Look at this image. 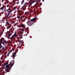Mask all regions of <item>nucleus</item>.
<instances>
[{"label":"nucleus","instance_id":"f257e3e1","mask_svg":"<svg viewBox=\"0 0 75 75\" xmlns=\"http://www.w3.org/2000/svg\"><path fill=\"white\" fill-rule=\"evenodd\" d=\"M14 64V60H13L9 64L7 65L8 64L7 63H5L4 65V67H5V66L6 65V68L5 69V71L6 72H9L11 70V67H13V65Z\"/></svg>","mask_w":75,"mask_h":75},{"label":"nucleus","instance_id":"f03ea898","mask_svg":"<svg viewBox=\"0 0 75 75\" xmlns=\"http://www.w3.org/2000/svg\"><path fill=\"white\" fill-rule=\"evenodd\" d=\"M5 37H6V38H8V39H10L11 40L13 41V40H14V38L17 37H18V35H17V33L16 32H15L11 38L8 36V35H7V34L5 35Z\"/></svg>","mask_w":75,"mask_h":75},{"label":"nucleus","instance_id":"7ed1b4c3","mask_svg":"<svg viewBox=\"0 0 75 75\" xmlns=\"http://www.w3.org/2000/svg\"><path fill=\"white\" fill-rule=\"evenodd\" d=\"M4 11L6 10V11L8 12L7 13V14L6 16V19H9V18H10L11 17V16H10V13H11V11H12V10H11L10 8H9L7 10H5V9H4Z\"/></svg>","mask_w":75,"mask_h":75},{"label":"nucleus","instance_id":"20e7f679","mask_svg":"<svg viewBox=\"0 0 75 75\" xmlns=\"http://www.w3.org/2000/svg\"><path fill=\"white\" fill-rule=\"evenodd\" d=\"M37 19V18L35 17L33 19H30V21H28L27 22V24H28L29 26H31L33 24V22H34V21Z\"/></svg>","mask_w":75,"mask_h":75},{"label":"nucleus","instance_id":"39448f33","mask_svg":"<svg viewBox=\"0 0 75 75\" xmlns=\"http://www.w3.org/2000/svg\"><path fill=\"white\" fill-rule=\"evenodd\" d=\"M4 40V38H1L0 39V50H3L4 49V47L1 45V44H3Z\"/></svg>","mask_w":75,"mask_h":75},{"label":"nucleus","instance_id":"423d86ee","mask_svg":"<svg viewBox=\"0 0 75 75\" xmlns=\"http://www.w3.org/2000/svg\"><path fill=\"white\" fill-rule=\"evenodd\" d=\"M13 31H12V29H11L9 30V31H8L7 32L8 34V35L10 37V36H11L12 35V34H13Z\"/></svg>","mask_w":75,"mask_h":75},{"label":"nucleus","instance_id":"0eeeda50","mask_svg":"<svg viewBox=\"0 0 75 75\" xmlns=\"http://www.w3.org/2000/svg\"><path fill=\"white\" fill-rule=\"evenodd\" d=\"M22 42H21L18 45V47H17V48H19V49L21 48V46H22V43H21Z\"/></svg>","mask_w":75,"mask_h":75},{"label":"nucleus","instance_id":"6e6552de","mask_svg":"<svg viewBox=\"0 0 75 75\" xmlns=\"http://www.w3.org/2000/svg\"><path fill=\"white\" fill-rule=\"evenodd\" d=\"M7 27H6L7 29H9L11 27V25L9 23L8 25H7Z\"/></svg>","mask_w":75,"mask_h":75},{"label":"nucleus","instance_id":"1a4fd4ad","mask_svg":"<svg viewBox=\"0 0 75 75\" xmlns=\"http://www.w3.org/2000/svg\"><path fill=\"white\" fill-rule=\"evenodd\" d=\"M16 53H14L12 55V57L13 59H15V58H14V57H16Z\"/></svg>","mask_w":75,"mask_h":75},{"label":"nucleus","instance_id":"9d476101","mask_svg":"<svg viewBox=\"0 0 75 75\" xmlns=\"http://www.w3.org/2000/svg\"><path fill=\"white\" fill-rule=\"evenodd\" d=\"M27 6V4H26V3H25L24 4L23 6L22 7V8H24V7H25V8Z\"/></svg>","mask_w":75,"mask_h":75},{"label":"nucleus","instance_id":"9b49d317","mask_svg":"<svg viewBox=\"0 0 75 75\" xmlns=\"http://www.w3.org/2000/svg\"><path fill=\"white\" fill-rule=\"evenodd\" d=\"M7 43V41H6V40H4V42H3L2 43V44H3V45H4V44H6Z\"/></svg>","mask_w":75,"mask_h":75},{"label":"nucleus","instance_id":"f8f14e48","mask_svg":"<svg viewBox=\"0 0 75 75\" xmlns=\"http://www.w3.org/2000/svg\"><path fill=\"white\" fill-rule=\"evenodd\" d=\"M3 6L1 8L0 10H3V9H4V5L3 4Z\"/></svg>","mask_w":75,"mask_h":75},{"label":"nucleus","instance_id":"ddd939ff","mask_svg":"<svg viewBox=\"0 0 75 75\" xmlns=\"http://www.w3.org/2000/svg\"><path fill=\"white\" fill-rule=\"evenodd\" d=\"M23 13H24L23 11H21L19 12V13L21 15H22Z\"/></svg>","mask_w":75,"mask_h":75},{"label":"nucleus","instance_id":"4468645a","mask_svg":"<svg viewBox=\"0 0 75 75\" xmlns=\"http://www.w3.org/2000/svg\"><path fill=\"white\" fill-rule=\"evenodd\" d=\"M26 19H27V20H29V19H28V18H27V17H25L23 19V21H25Z\"/></svg>","mask_w":75,"mask_h":75},{"label":"nucleus","instance_id":"2eb2a0df","mask_svg":"<svg viewBox=\"0 0 75 75\" xmlns=\"http://www.w3.org/2000/svg\"><path fill=\"white\" fill-rule=\"evenodd\" d=\"M19 37H20V39H21L23 38V36L21 34L19 35Z\"/></svg>","mask_w":75,"mask_h":75},{"label":"nucleus","instance_id":"dca6fc26","mask_svg":"<svg viewBox=\"0 0 75 75\" xmlns=\"http://www.w3.org/2000/svg\"><path fill=\"white\" fill-rule=\"evenodd\" d=\"M24 0H23V1H22L21 3V4L22 5L23 3H24Z\"/></svg>","mask_w":75,"mask_h":75},{"label":"nucleus","instance_id":"f3484780","mask_svg":"<svg viewBox=\"0 0 75 75\" xmlns=\"http://www.w3.org/2000/svg\"><path fill=\"white\" fill-rule=\"evenodd\" d=\"M22 27H23V28H25V25L22 24Z\"/></svg>","mask_w":75,"mask_h":75},{"label":"nucleus","instance_id":"a211bd4d","mask_svg":"<svg viewBox=\"0 0 75 75\" xmlns=\"http://www.w3.org/2000/svg\"><path fill=\"white\" fill-rule=\"evenodd\" d=\"M35 2V1H33V2H30V3H29V4H33V3H34Z\"/></svg>","mask_w":75,"mask_h":75},{"label":"nucleus","instance_id":"6ab92c4d","mask_svg":"<svg viewBox=\"0 0 75 75\" xmlns=\"http://www.w3.org/2000/svg\"><path fill=\"white\" fill-rule=\"evenodd\" d=\"M8 21H6V25H8Z\"/></svg>","mask_w":75,"mask_h":75},{"label":"nucleus","instance_id":"aec40b11","mask_svg":"<svg viewBox=\"0 0 75 75\" xmlns=\"http://www.w3.org/2000/svg\"><path fill=\"white\" fill-rule=\"evenodd\" d=\"M25 10V8H22V10H23V11H24V10Z\"/></svg>","mask_w":75,"mask_h":75},{"label":"nucleus","instance_id":"412c9836","mask_svg":"<svg viewBox=\"0 0 75 75\" xmlns=\"http://www.w3.org/2000/svg\"><path fill=\"white\" fill-rule=\"evenodd\" d=\"M26 30L27 31L28 30V27L26 28Z\"/></svg>","mask_w":75,"mask_h":75},{"label":"nucleus","instance_id":"4be33fe9","mask_svg":"<svg viewBox=\"0 0 75 75\" xmlns=\"http://www.w3.org/2000/svg\"><path fill=\"white\" fill-rule=\"evenodd\" d=\"M10 53H9V52L7 54V56H9V55L10 54Z\"/></svg>","mask_w":75,"mask_h":75},{"label":"nucleus","instance_id":"5701e85b","mask_svg":"<svg viewBox=\"0 0 75 75\" xmlns=\"http://www.w3.org/2000/svg\"><path fill=\"white\" fill-rule=\"evenodd\" d=\"M33 1V0H30V1H29V4H30V2H31V1Z\"/></svg>","mask_w":75,"mask_h":75},{"label":"nucleus","instance_id":"b1692460","mask_svg":"<svg viewBox=\"0 0 75 75\" xmlns=\"http://www.w3.org/2000/svg\"><path fill=\"white\" fill-rule=\"evenodd\" d=\"M6 1L7 3H8V0H6Z\"/></svg>","mask_w":75,"mask_h":75},{"label":"nucleus","instance_id":"393cba45","mask_svg":"<svg viewBox=\"0 0 75 75\" xmlns=\"http://www.w3.org/2000/svg\"><path fill=\"white\" fill-rule=\"evenodd\" d=\"M12 15H13V13H11V15H10V16H11V17H12Z\"/></svg>","mask_w":75,"mask_h":75},{"label":"nucleus","instance_id":"a878e982","mask_svg":"<svg viewBox=\"0 0 75 75\" xmlns=\"http://www.w3.org/2000/svg\"><path fill=\"white\" fill-rule=\"evenodd\" d=\"M2 35V33H0V37H1V36Z\"/></svg>","mask_w":75,"mask_h":75},{"label":"nucleus","instance_id":"bb28decb","mask_svg":"<svg viewBox=\"0 0 75 75\" xmlns=\"http://www.w3.org/2000/svg\"><path fill=\"white\" fill-rule=\"evenodd\" d=\"M12 29V28H11V29ZM14 28H13V30L12 29V31H13H13H14Z\"/></svg>","mask_w":75,"mask_h":75},{"label":"nucleus","instance_id":"cd10ccee","mask_svg":"<svg viewBox=\"0 0 75 75\" xmlns=\"http://www.w3.org/2000/svg\"><path fill=\"white\" fill-rule=\"evenodd\" d=\"M18 42H21V40H18Z\"/></svg>","mask_w":75,"mask_h":75},{"label":"nucleus","instance_id":"c85d7f7f","mask_svg":"<svg viewBox=\"0 0 75 75\" xmlns=\"http://www.w3.org/2000/svg\"><path fill=\"white\" fill-rule=\"evenodd\" d=\"M12 52V50H11L10 52H9V53H10L11 52Z\"/></svg>","mask_w":75,"mask_h":75},{"label":"nucleus","instance_id":"c756f323","mask_svg":"<svg viewBox=\"0 0 75 75\" xmlns=\"http://www.w3.org/2000/svg\"><path fill=\"white\" fill-rule=\"evenodd\" d=\"M40 6H41V5H42V3H40Z\"/></svg>","mask_w":75,"mask_h":75},{"label":"nucleus","instance_id":"7c9ffc66","mask_svg":"<svg viewBox=\"0 0 75 75\" xmlns=\"http://www.w3.org/2000/svg\"><path fill=\"white\" fill-rule=\"evenodd\" d=\"M21 31H24V29H22Z\"/></svg>","mask_w":75,"mask_h":75},{"label":"nucleus","instance_id":"2f4dec72","mask_svg":"<svg viewBox=\"0 0 75 75\" xmlns=\"http://www.w3.org/2000/svg\"><path fill=\"white\" fill-rule=\"evenodd\" d=\"M8 62H9L8 61H7L6 62V63H7L8 64Z\"/></svg>","mask_w":75,"mask_h":75},{"label":"nucleus","instance_id":"473e14b6","mask_svg":"<svg viewBox=\"0 0 75 75\" xmlns=\"http://www.w3.org/2000/svg\"><path fill=\"white\" fill-rule=\"evenodd\" d=\"M38 2H39V1H38L36 2L37 4H38Z\"/></svg>","mask_w":75,"mask_h":75},{"label":"nucleus","instance_id":"72a5a7b5","mask_svg":"<svg viewBox=\"0 0 75 75\" xmlns=\"http://www.w3.org/2000/svg\"><path fill=\"white\" fill-rule=\"evenodd\" d=\"M19 1H18V2H17V4H18V3H19Z\"/></svg>","mask_w":75,"mask_h":75},{"label":"nucleus","instance_id":"f704fd0d","mask_svg":"<svg viewBox=\"0 0 75 75\" xmlns=\"http://www.w3.org/2000/svg\"><path fill=\"white\" fill-rule=\"evenodd\" d=\"M3 1H4V0H2V3H3Z\"/></svg>","mask_w":75,"mask_h":75},{"label":"nucleus","instance_id":"c9c22d12","mask_svg":"<svg viewBox=\"0 0 75 75\" xmlns=\"http://www.w3.org/2000/svg\"><path fill=\"white\" fill-rule=\"evenodd\" d=\"M13 3H15L16 2V1H13Z\"/></svg>","mask_w":75,"mask_h":75},{"label":"nucleus","instance_id":"e433bc0d","mask_svg":"<svg viewBox=\"0 0 75 75\" xmlns=\"http://www.w3.org/2000/svg\"><path fill=\"white\" fill-rule=\"evenodd\" d=\"M42 1L44 2V0H42Z\"/></svg>","mask_w":75,"mask_h":75},{"label":"nucleus","instance_id":"4c0bfd02","mask_svg":"<svg viewBox=\"0 0 75 75\" xmlns=\"http://www.w3.org/2000/svg\"><path fill=\"white\" fill-rule=\"evenodd\" d=\"M1 4H0V7L1 6Z\"/></svg>","mask_w":75,"mask_h":75},{"label":"nucleus","instance_id":"58836bf2","mask_svg":"<svg viewBox=\"0 0 75 75\" xmlns=\"http://www.w3.org/2000/svg\"><path fill=\"white\" fill-rule=\"evenodd\" d=\"M14 9H16V7H14Z\"/></svg>","mask_w":75,"mask_h":75},{"label":"nucleus","instance_id":"ea45409f","mask_svg":"<svg viewBox=\"0 0 75 75\" xmlns=\"http://www.w3.org/2000/svg\"><path fill=\"white\" fill-rule=\"evenodd\" d=\"M12 17H14V16L13 15H12Z\"/></svg>","mask_w":75,"mask_h":75},{"label":"nucleus","instance_id":"a19ab883","mask_svg":"<svg viewBox=\"0 0 75 75\" xmlns=\"http://www.w3.org/2000/svg\"><path fill=\"white\" fill-rule=\"evenodd\" d=\"M7 7H8V5H7Z\"/></svg>","mask_w":75,"mask_h":75},{"label":"nucleus","instance_id":"79ce46f5","mask_svg":"<svg viewBox=\"0 0 75 75\" xmlns=\"http://www.w3.org/2000/svg\"><path fill=\"white\" fill-rule=\"evenodd\" d=\"M13 6H14V4H13Z\"/></svg>","mask_w":75,"mask_h":75},{"label":"nucleus","instance_id":"37998d69","mask_svg":"<svg viewBox=\"0 0 75 75\" xmlns=\"http://www.w3.org/2000/svg\"><path fill=\"white\" fill-rule=\"evenodd\" d=\"M3 57V55H2V57Z\"/></svg>","mask_w":75,"mask_h":75},{"label":"nucleus","instance_id":"c03bdc74","mask_svg":"<svg viewBox=\"0 0 75 75\" xmlns=\"http://www.w3.org/2000/svg\"><path fill=\"white\" fill-rule=\"evenodd\" d=\"M18 18H19V17H18Z\"/></svg>","mask_w":75,"mask_h":75},{"label":"nucleus","instance_id":"a18cd8bd","mask_svg":"<svg viewBox=\"0 0 75 75\" xmlns=\"http://www.w3.org/2000/svg\"><path fill=\"white\" fill-rule=\"evenodd\" d=\"M11 7L12 8V7H13L11 6Z\"/></svg>","mask_w":75,"mask_h":75},{"label":"nucleus","instance_id":"49530a36","mask_svg":"<svg viewBox=\"0 0 75 75\" xmlns=\"http://www.w3.org/2000/svg\"><path fill=\"white\" fill-rule=\"evenodd\" d=\"M18 1V0H17V1Z\"/></svg>","mask_w":75,"mask_h":75},{"label":"nucleus","instance_id":"de8ad7c7","mask_svg":"<svg viewBox=\"0 0 75 75\" xmlns=\"http://www.w3.org/2000/svg\"><path fill=\"white\" fill-rule=\"evenodd\" d=\"M0 2H1V1H0Z\"/></svg>","mask_w":75,"mask_h":75},{"label":"nucleus","instance_id":"09e8293b","mask_svg":"<svg viewBox=\"0 0 75 75\" xmlns=\"http://www.w3.org/2000/svg\"><path fill=\"white\" fill-rule=\"evenodd\" d=\"M29 0H28V1Z\"/></svg>","mask_w":75,"mask_h":75},{"label":"nucleus","instance_id":"8fccbe9b","mask_svg":"<svg viewBox=\"0 0 75 75\" xmlns=\"http://www.w3.org/2000/svg\"><path fill=\"white\" fill-rule=\"evenodd\" d=\"M38 0H37V1H38Z\"/></svg>","mask_w":75,"mask_h":75}]
</instances>
